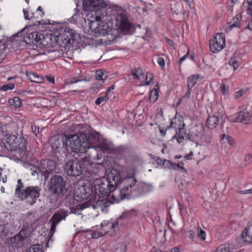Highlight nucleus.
Here are the masks:
<instances>
[{
  "label": "nucleus",
  "instance_id": "0eeeda50",
  "mask_svg": "<svg viewBox=\"0 0 252 252\" xmlns=\"http://www.w3.org/2000/svg\"><path fill=\"white\" fill-rule=\"evenodd\" d=\"M41 189L38 186H30L20 193L19 197L25 200L28 204L33 205L39 197Z\"/></svg>",
  "mask_w": 252,
  "mask_h": 252
},
{
  "label": "nucleus",
  "instance_id": "473e14b6",
  "mask_svg": "<svg viewBox=\"0 0 252 252\" xmlns=\"http://www.w3.org/2000/svg\"><path fill=\"white\" fill-rule=\"evenodd\" d=\"M118 221H116L115 223L112 222L104 220L100 224V226L102 228L103 227H107L108 229H114L116 227H118Z\"/></svg>",
  "mask_w": 252,
  "mask_h": 252
},
{
  "label": "nucleus",
  "instance_id": "ea45409f",
  "mask_svg": "<svg viewBox=\"0 0 252 252\" xmlns=\"http://www.w3.org/2000/svg\"><path fill=\"white\" fill-rule=\"evenodd\" d=\"M229 64L233 67L235 70L240 65V63L237 62V60L234 58H231L229 61Z\"/></svg>",
  "mask_w": 252,
  "mask_h": 252
},
{
  "label": "nucleus",
  "instance_id": "de8ad7c7",
  "mask_svg": "<svg viewBox=\"0 0 252 252\" xmlns=\"http://www.w3.org/2000/svg\"><path fill=\"white\" fill-rule=\"evenodd\" d=\"M108 232V229H106V230H105V231L104 232H94L92 234V237L93 238H98L100 237L103 236L104 235H105Z\"/></svg>",
  "mask_w": 252,
  "mask_h": 252
},
{
  "label": "nucleus",
  "instance_id": "f03ea898",
  "mask_svg": "<svg viewBox=\"0 0 252 252\" xmlns=\"http://www.w3.org/2000/svg\"><path fill=\"white\" fill-rule=\"evenodd\" d=\"M93 163L89 158L85 157L80 160L68 159L65 161L64 168L67 174L70 176H80L83 172L88 173L91 176L96 175L95 169L93 166Z\"/></svg>",
  "mask_w": 252,
  "mask_h": 252
},
{
  "label": "nucleus",
  "instance_id": "c85d7f7f",
  "mask_svg": "<svg viewBox=\"0 0 252 252\" xmlns=\"http://www.w3.org/2000/svg\"><path fill=\"white\" fill-rule=\"evenodd\" d=\"M131 75L133 79L139 80L143 75V71L141 68L136 67L131 70Z\"/></svg>",
  "mask_w": 252,
  "mask_h": 252
},
{
  "label": "nucleus",
  "instance_id": "1a4fd4ad",
  "mask_svg": "<svg viewBox=\"0 0 252 252\" xmlns=\"http://www.w3.org/2000/svg\"><path fill=\"white\" fill-rule=\"evenodd\" d=\"M56 163L55 161L46 159L41 160L38 170L45 179H47L50 174L55 169Z\"/></svg>",
  "mask_w": 252,
  "mask_h": 252
},
{
  "label": "nucleus",
  "instance_id": "423d86ee",
  "mask_svg": "<svg viewBox=\"0 0 252 252\" xmlns=\"http://www.w3.org/2000/svg\"><path fill=\"white\" fill-rule=\"evenodd\" d=\"M84 138L85 135L83 133L69 136L65 139L68 149H70V152L77 154L85 153V148L83 145Z\"/></svg>",
  "mask_w": 252,
  "mask_h": 252
},
{
  "label": "nucleus",
  "instance_id": "774afa93",
  "mask_svg": "<svg viewBox=\"0 0 252 252\" xmlns=\"http://www.w3.org/2000/svg\"><path fill=\"white\" fill-rule=\"evenodd\" d=\"M23 13L24 15V18L26 20H30V19L29 18V13L28 10L24 9H23Z\"/></svg>",
  "mask_w": 252,
  "mask_h": 252
},
{
  "label": "nucleus",
  "instance_id": "f704fd0d",
  "mask_svg": "<svg viewBox=\"0 0 252 252\" xmlns=\"http://www.w3.org/2000/svg\"><path fill=\"white\" fill-rule=\"evenodd\" d=\"M26 252H43L40 245H33L31 246Z\"/></svg>",
  "mask_w": 252,
  "mask_h": 252
},
{
  "label": "nucleus",
  "instance_id": "338daca9",
  "mask_svg": "<svg viewBox=\"0 0 252 252\" xmlns=\"http://www.w3.org/2000/svg\"><path fill=\"white\" fill-rule=\"evenodd\" d=\"M191 88H188L187 91L185 95V97L189 98L191 93Z\"/></svg>",
  "mask_w": 252,
  "mask_h": 252
},
{
  "label": "nucleus",
  "instance_id": "cd10ccee",
  "mask_svg": "<svg viewBox=\"0 0 252 252\" xmlns=\"http://www.w3.org/2000/svg\"><path fill=\"white\" fill-rule=\"evenodd\" d=\"M100 205V203L97 202L96 205L91 204L90 202L88 201L81 203L77 205V209L80 210H83L88 207H92L94 209H95L97 208L98 205Z\"/></svg>",
  "mask_w": 252,
  "mask_h": 252
},
{
  "label": "nucleus",
  "instance_id": "6e6552de",
  "mask_svg": "<svg viewBox=\"0 0 252 252\" xmlns=\"http://www.w3.org/2000/svg\"><path fill=\"white\" fill-rule=\"evenodd\" d=\"M210 50L214 53L222 50L225 46V35L223 33H216L210 40Z\"/></svg>",
  "mask_w": 252,
  "mask_h": 252
},
{
  "label": "nucleus",
  "instance_id": "6e6d98bb",
  "mask_svg": "<svg viewBox=\"0 0 252 252\" xmlns=\"http://www.w3.org/2000/svg\"><path fill=\"white\" fill-rule=\"evenodd\" d=\"M157 63L161 68L164 67L165 61L162 57H159L157 60Z\"/></svg>",
  "mask_w": 252,
  "mask_h": 252
},
{
  "label": "nucleus",
  "instance_id": "f257e3e1",
  "mask_svg": "<svg viewBox=\"0 0 252 252\" xmlns=\"http://www.w3.org/2000/svg\"><path fill=\"white\" fill-rule=\"evenodd\" d=\"M124 178L120 171L112 169L107 178H96L93 182L94 194L98 196H110L112 203H119L125 199Z\"/></svg>",
  "mask_w": 252,
  "mask_h": 252
},
{
  "label": "nucleus",
  "instance_id": "4468645a",
  "mask_svg": "<svg viewBox=\"0 0 252 252\" xmlns=\"http://www.w3.org/2000/svg\"><path fill=\"white\" fill-rule=\"evenodd\" d=\"M76 193L79 192L80 197L82 199H86L89 197L93 192L94 187L90 180H85L83 184L76 190Z\"/></svg>",
  "mask_w": 252,
  "mask_h": 252
},
{
  "label": "nucleus",
  "instance_id": "4c0bfd02",
  "mask_svg": "<svg viewBox=\"0 0 252 252\" xmlns=\"http://www.w3.org/2000/svg\"><path fill=\"white\" fill-rule=\"evenodd\" d=\"M216 252H230V248L228 245H221L217 248Z\"/></svg>",
  "mask_w": 252,
  "mask_h": 252
},
{
  "label": "nucleus",
  "instance_id": "aec40b11",
  "mask_svg": "<svg viewBox=\"0 0 252 252\" xmlns=\"http://www.w3.org/2000/svg\"><path fill=\"white\" fill-rule=\"evenodd\" d=\"M203 127L198 128L196 126L192 131L186 135V139L190 141L196 143V146L198 145V139H201L203 136Z\"/></svg>",
  "mask_w": 252,
  "mask_h": 252
},
{
  "label": "nucleus",
  "instance_id": "69168bd1",
  "mask_svg": "<svg viewBox=\"0 0 252 252\" xmlns=\"http://www.w3.org/2000/svg\"><path fill=\"white\" fill-rule=\"evenodd\" d=\"M115 88V86L113 85L112 86H111V87H110L109 88H108L107 90H106V92L105 93V94H108V96L109 97H110V95L111 94V91L113 90H114Z\"/></svg>",
  "mask_w": 252,
  "mask_h": 252
},
{
  "label": "nucleus",
  "instance_id": "9b49d317",
  "mask_svg": "<svg viewBox=\"0 0 252 252\" xmlns=\"http://www.w3.org/2000/svg\"><path fill=\"white\" fill-rule=\"evenodd\" d=\"M96 33L102 35L103 38L106 44H111L116 39L117 32L115 30L109 29L106 30L104 26L96 27L95 29Z\"/></svg>",
  "mask_w": 252,
  "mask_h": 252
},
{
  "label": "nucleus",
  "instance_id": "20e7f679",
  "mask_svg": "<svg viewBox=\"0 0 252 252\" xmlns=\"http://www.w3.org/2000/svg\"><path fill=\"white\" fill-rule=\"evenodd\" d=\"M134 175L126 176L124 178L123 185L125 186V199H129L131 196H139L151 190V186L143 183H137Z\"/></svg>",
  "mask_w": 252,
  "mask_h": 252
},
{
  "label": "nucleus",
  "instance_id": "bf43d9fd",
  "mask_svg": "<svg viewBox=\"0 0 252 252\" xmlns=\"http://www.w3.org/2000/svg\"><path fill=\"white\" fill-rule=\"evenodd\" d=\"M189 52H188L183 57H182L180 59V60L178 62V64L179 65V68L180 69H181V63L184 61L189 56Z\"/></svg>",
  "mask_w": 252,
  "mask_h": 252
},
{
  "label": "nucleus",
  "instance_id": "13d9d810",
  "mask_svg": "<svg viewBox=\"0 0 252 252\" xmlns=\"http://www.w3.org/2000/svg\"><path fill=\"white\" fill-rule=\"evenodd\" d=\"M168 126H166V128H164V127H162L161 126H158L159 132L160 133V135L162 136H164L165 135L166 133V130L169 128V127H167Z\"/></svg>",
  "mask_w": 252,
  "mask_h": 252
},
{
  "label": "nucleus",
  "instance_id": "f3484780",
  "mask_svg": "<svg viewBox=\"0 0 252 252\" xmlns=\"http://www.w3.org/2000/svg\"><path fill=\"white\" fill-rule=\"evenodd\" d=\"M29 233L27 229H22L19 233L11 238V243L13 247L21 248L25 241L29 237Z\"/></svg>",
  "mask_w": 252,
  "mask_h": 252
},
{
  "label": "nucleus",
  "instance_id": "49530a36",
  "mask_svg": "<svg viewBox=\"0 0 252 252\" xmlns=\"http://www.w3.org/2000/svg\"><path fill=\"white\" fill-rule=\"evenodd\" d=\"M244 3L248 4L247 9V13L252 17V0L245 1Z\"/></svg>",
  "mask_w": 252,
  "mask_h": 252
},
{
  "label": "nucleus",
  "instance_id": "39448f33",
  "mask_svg": "<svg viewBox=\"0 0 252 252\" xmlns=\"http://www.w3.org/2000/svg\"><path fill=\"white\" fill-rule=\"evenodd\" d=\"M66 179L62 176H52L49 185L48 190L52 195L63 196L66 191Z\"/></svg>",
  "mask_w": 252,
  "mask_h": 252
},
{
  "label": "nucleus",
  "instance_id": "4d7b16f0",
  "mask_svg": "<svg viewBox=\"0 0 252 252\" xmlns=\"http://www.w3.org/2000/svg\"><path fill=\"white\" fill-rule=\"evenodd\" d=\"M152 79H153L152 73L148 72L146 75V84L149 85L150 84V82L152 80Z\"/></svg>",
  "mask_w": 252,
  "mask_h": 252
},
{
  "label": "nucleus",
  "instance_id": "864d4df0",
  "mask_svg": "<svg viewBox=\"0 0 252 252\" xmlns=\"http://www.w3.org/2000/svg\"><path fill=\"white\" fill-rule=\"evenodd\" d=\"M217 108H218V110L217 112H215V114L220 116V115H223L224 114V112L223 110V108L222 106L220 105H217Z\"/></svg>",
  "mask_w": 252,
  "mask_h": 252
},
{
  "label": "nucleus",
  "instance_id": "c03bdc74",
  "mask_svg": "<svg viewBox=\"0 0 252 252\" xmlns=\"http://www.w3.org/2000/svg\"><path fill=\"white\" fill-rule=\"evenodd\" d=\"M95 77L97 80H104L106 78V76L104 75V73L101 70L96 71Z\"/></svg>",
  "mask_w": 252,
  "mask_h": 252
},
{
  "label": "nucleus",
  "instance_id": "b1692460",
  "mask_svg": "<svg viewBox=\"0 0 252 252\" xmlns=\"http://www.w3.org/2000/svg\"><path fill=\"white\" fill-rule=\"evenodd\" d=\"M219 121V116H217L216 114L209 116L206 121V126L209 129H214L218 125Z\"/></svg>",
  "mask_w": 252,
  "mask_h": 252
},
{
  "label": "nucleus",
  "instance_id": "e2e57ef3",
  "mask_svg": "<svg viewBox=\"0 0 252 252\" xmlns=\"http://www.w3.org/2000/svg\"><path fill=\"white\" fill-rule=\"evenodd\" d=\"M6 49L5 44H2L0 45V57H2L4 52L5 50Z\"/></svg>",
  "mask_w": 252,
  "mask_h": 252
},
{
  "label": "nucleus",
  "instance_id": "72a5a7b5",
  "mask_svg": "<svg viewBox=\"0 0 252 252\" xmlns=\"http://www.w3.org/2000/svg\"><path fill=\"white\" fill-rule=\"evenodd\" d=\"M115 151L118 154L123 155L125 154H129L130 149L129 147L126 146L121 145L115 149Z\"/></svg>",
  "mask_w": 252,
  "mask_h": 252
},
{
  "label": "nucleus",
  "instance_id": "e433bc0d",
  "mask_svg": "<svg viewBox=\"0 0 252 252\" xmlns=\"http://www.w3.org/2000/svg\"><path fill=\"white\" fill-rule=\"evenodd\" d=\"M17 185L16 189V193L18 195V197L19 196L20 193L22 192V191L24 189V186L23 184L22 183L21 179H18L17 181Z\"/></svg>",
  "mask_w": 252,
  "mask_h": 252
},
{
  "label": "nucleus",
  "instance_id": "6ab92c4d",
  "mask_svg": "<svg viewBox=\"0 0 252 252\" xmlns=\"http://www.w3.org/2000/svg\"><path fill=\"white\" fill-rule=\"evenodd\" d=\"M117 24L119 25V27L123 30H128L131 28V25L128 20L126 15L122 12L117 14L115 17Z\"/></svg>",
  "mask_w": 252,
  "mask_h": 252
},
{
  "label": "nucleus",
  "instance_id": "a18cd8bd",
  "mask_svg": "<svg viewBox=\"0 0 252 252\" xmlns=\"http://www.w3.org/2000/svg\"><path fill=\"white\" fill-rule=\"evenodd\" d=\"M183 165V162H182L181 164L172 162L171 169H174V170L182 169V170H185L186 171V170L184 168Z\"/></svg>",
  "mask_w": 252,
  "mask_h": 252
},
{
  "label": "nucleus",
  "instance_id": "f8f14e48",
  "mask_svg": "<svg viewBox=\"0 0 252 252\" xmlns=\"http://www.w3.org/2000/svg\"><path fill=\"white\" fill-rule=\"evenodd\" d=\"M231 122H240L244 124L252 123V114L247 111H241L228 117Z\"/></svg>",
  "mask_w": 252,
  "mask_h": 252
},
{
  "label": "nucleus",
  "instance_id": "a878e982",
  "mask_svg": "<svg viewBox=\"0 0 252 252\" xmlns=\"http://www.w3.org/2000/svg\"><path fill=\"white\" fill-rule=\"evenodd\" d=\"M242 237L244 242L252 243V232L249 228H246L243 231Z\"/></svg>",
  "mask_w": 252,
  "mask_h": 252
},
{
  "label": "nucleus",
  "instance_id": "8fccbe9b",
  "mask_svg": "<svg viewBox=\"0 0 252 252\" xmlns=\"http://www.w3.org/2000/svg\"><path fill=\"white\" fill-rule=\"evenodd\" d=\"M198 236L202 240L205 239L206 233L205 231L203 230L200 227L197 229Z\"/></svg>",
  "mask_w": 252,
  "mask_h": 252
},
{
  "label": "nucleus",
  "instance_id": "7ed1b4c3",
  "mask_svg": "<svg viewBox=\"0 0 252 252\" xmlns=\"http://www.w3.org/2000/svg\"><path fill=\"white\" fill-rule=\"evenodd\" d=\"M2 142L5 148L15 154H18L19 157L22 158L25 155L27 150V136L17 134H6L2 138Z\"/></svg>",
  "mask_w": 252,
  "mask_h": 252
},
{
  "label": "nucleus",
  "instance_id": "3c124183",
  "mask_svg": "<svg viewBox=\"0 0 252 252\" xmlns=\"http://www.w3.org/2000/svg\"><path fill=\"white\" fill-rule=\"evenodd\" d=\"M82 81H87V80L85 78H84V79H77L76 78H73L71 79L70 80H69L67 81V84H72L76 83L77 82H81Z\"/></svg>",
  "mask_w": 252,
  "mask_h": 252
},
{
  "label": "nucleus",
  "instance_id": "0e129e2a",
  "mask_svg": "<svg viewBox=\"0 0 252 252\" xmlns=\"http://www.w3.org/2000/svg\"><path fill=\"white\" fill-rule=\"evenodd\" d=\"M48 81L52 84H54V77L52 75H47L46 76Z\"/></svg>",
  "mask_w": 252,
  "mask_h": 252
},
{
  "label": "nucleus",
  "instance_id": "412c9836",
  "mask_svg": "<svg viewBox=\"0 0 252 252\" xmlns=\"http://www.w3.org/2000/svg\"><path fill=\"white\" fill-rule=\"evenodd\" d=\"M185 124L182 123L181 125H178L177 129L176 130V134L172 137V139H176L179 144L184 142L186 138V135L188 133L186 132L185 129Z\"/></svg>",
  "mask_w": 252,
  "mask_h": 252
},
{
  "label": "nucleus",
  "instance_id": "603ef678",
  "mask_svg": "<svg viewBox=\"0 0 252 252\" xmlns=\"http://www.w3.org/2000/svg\"><path fill=\"white\" fill-rule=\"evenodd\" d=\"M221 92L223 94L225 95L228 93V87L226 86L225 84H222L220 88Z\"/></svg>",
  "mask_w": 252,
  "mask_h": 252
},
{
  "label": "nucleus",
  "instance_id": "5701e85b",
  "mask_svg": "<svg viewBox=\"0 0 252 252\" xmlns=\"http://www.w3.org/2000/svg\"><path fill=\"white\" fill-rule=\"evenodd\" d=\"M43 38L44 35L43 34L34 32L29 33L27 36H25L23 38V40L26 43L30 42L34 44V42L38 43Z\"/></svg>",
  "mask_w": 252,
  "mask_h": 252
},
{
  "label": "nucleus",
  "instance_id": "58836bf2",
  "mask_svg": "<svg viewBox=\"0 0 252 252\" xmlns=\"http://www.w3.org/2000/svg\"><path fill=\"white\" fill-rule=\"evenodd\" d=\"M248 91V89L244 88L243 89H241L238 91L237 92L235 93L234 94V98L235 99H237L243 95H244L245 94L247 93Z\"/></svg>",
  "mask_w": 252,
  "mask_h": 252
},
{
  "label": "nucleus",
  "instance_id": "7c9ffc66",
  "mask_svg": "<svg viewBox=\"0 0 252 252\" xmlns=\"http://www.w3.org/2000/svg\"><path fill=\"white\" fill-rule=\"evenodd\" d=\"M94 148L97 150L99 149L101 151L107 153L110 152L111 150L109 146L107 143L104 142H98Z\"/></svg>",
  "mask_w": 252,
  "mask_h": 252
},
{
  "label": "nucleus",
  "instance_id": "052dcab7",
  "mask_svg": "<svg viewBox=\"0 0 252 252\" xmlns=\"http://www.w3.org/2000/svg\"><path fill=\"white\" fill-rule=\"evenodd\" d=\"M31 128L33 133H34L35 135H37V134L39 133V127L33 125L32 126Z\"/></svg>",
  "mask_w": 252,
  "mask_h": 252
},
{
  "label": "nucleus",
  "instance_id": "9d476101",
  "mask_svg": "<svg viewBox=\"0 0 252 252\" xmlns=\"http://www.w3.org/2000/svg\"><path fill=\"white\" fill-rule=\"evenodd\" d=\"M106 6L103 0H83V8L84 11L97 12Z\"/></svg>",
  "mask_w": 252,
  "mask_h": 252
},
{
  "label": "nucleus",
  "instance_id": "c756f323",
  "mask_svg": "<svg viewBox=\"0 0 252 252\" xmlns=\"http://www.w3.org/2000/svg\"><path fill=\"white\" fill-rule=\"evenodd\" d=\"M8 103L10 106H13L16 108L20 107L22 104L21 99L18 96L9 99Z\"/></svg>",
  "mask_w": 252,
  "mask_h": 252
},
{
  "label": "nucleus",
  "instance_id": "c9c22d12",
  "mask_svg": "<svg viewBox=\"0 0 252 252\" xmlns=\"http://www.w3.org/2000/svg\"><path fill=\"white\" fill-rule=\"evenodd\" d=\"M134 212L132 210L125 211L120 217V219H130L133 215Z\"/></svg>",
  "mask_w": 252,
  "mask_h": 252
},
{
  "label": "nucleus",
  "instance_id": "2f4dec72",
  "mask_svg": "<svg viewBox=\"0 0 252 252\" xmlns=\"http://www.w3.org/2000/svg\"><path fill=\"white\" fill-rule=\"evenodd\" d=\"M220 137L221 139H226L227 140V143L232 147H235L236 146V143L234 139L233 138L229 135H227L224 134H221L220 135Z\"/></svg>",
  "mask_w": 252,
  "mask_h": 252
},
{
  "label": "nucleus",
  "instance_id": "37998d69",
  "mask_svg": "<svg viewBox=\"0 0 252 252\" xmlns=\"http://www.w3.org/2000/svg\"><path fill=\"white\" fill-rule=\"evenodd\" d=\"M237 15V17L233 19L234 22L233 23L229 26V28L230 29H232L234 27H240V22H239V18H241V16Z\"/></svg>",
  "mask_w": 252,
  "mask_h": 252
},
{
  "label": "nucleus",
  "instance_id": "4be33fe9",
  "mask_svg": "<svg viewBox=\"0 0 252 252\" xmlns=\"http://www.w3.org/2000/svg\"><path fill=\"white\" fill-rule=\"evenodd\" d=\"M125 162L129 165L136 166L142 162V158L140 156L134 153H129L127 156L125 157Z\"/></svg>",
  "mask_w": 252,
  "mask_h": 252
},
{
  "label": "nucleus",
  "instance_id": "680f3d73",
  "mask_svg": "<svg viewBox=\"0 0 252 252\" xmlns=\"http://www.w3.org/2000/svg\"><path fill=\"white\" fill-rule=\"evenodd\" d=\"M38 166L37 167H35L34 169H31V174L32 176H35L38 175L39 173L40 174V171L38 170Z\"/></svg>",
  "mask_w": 252,
  "mask_h": 252
},
{
  "label": "nucleus",
  "instance_id": "393cba45",
  "mask_svg": "<svg viewBox=\"0 0 252 252\" xmlns=\"http://www.w3.org/2000/svg\"><path fill=\"white\" fill-rule=\"evenodd\" d=\"M200 80L201 78L199 74H196L188 77L187 78V88H192Z\"/></svg>",
  "mask_w": 252,
  "mask_h": 252
},
{
  "label": "nucleus",
  "instance_id": "09e8293b",
  "mask_svg": "<svg viewBox=\"0 0 252 252\" xmlns=\"http://www.w3.org/2000/svg\"><path fill=\"white\" fill-rule=\"evenodd\" d=\"M153 93V91H151V94L149 96V99L151 101H152L153 103H154L158 99V92L157 90H155L154 92V94L153 97L152 96V94Z\"/></svg>",
  "mask_w": 252,
  "mask_h": 252
},
{
  "label": "nucleus",
  "instance_id": "a19ab883",
  "mask_svg": "<svg viewBox=\"0 0 252 252\" xmlns=\"http://www.w3.org/2000/svg\"><path fill=\"white\" fill-rule=\"evenodd\" d=\"M109 97L108 96V94H105L104 96H100L98 97L95 101V103L96 105H99L103 101H105L108 100Z\"/></svg>",
  "mask_w": 252,
  "mask_h": 252
},
{
  "label": "nucleus",
  "instance_id": "79ce46f5",
  "mask_svg": "<svg viewBox=\"0 0 252 252\" xmlns=\"http://www.w3.org/2000/svg\"><path fill=\"white\" fill-rule=\"evenodd\" d=\"M14 84L13 83H9L3 85L1 90L3 91H7L8 90H12L14 88Z\"/></svg>",
  "mask_w": 252,
  "mask_h": 252
},
{
  "label": "nucleus",
  "instance_id": "dca6fc26",
  "mask_svg": "<svg viewBox=\"0 0 252 252\" xmlns=\"http://www.w3.org/2000/svg\"><path fill=\"white\" fill-rule=\"evenodd\" d=\"M70 213V211L68 212L65 209H62L59 212L54 213L50 220V221L52 222L51 231L54 232L57 224L62 220H65L68 215Z\"/></svg>",
  "mask_w": 252,
  "mask_h": 252
},
{
  "label": "nucleus",
  "instance_id": "a211bd4d",
  "mask_svg": "<svg viewBox=\"0 0 252 252\" xmlns=\"http://www.w3.org/2000/svg\"><path fill=\"white\" fill-rule=\"evenodd\" d=\"M51 148L53 152L55 154L70 152L68 149L67 143H66L65 140H60L55 138L51 143Z\"/></svg>",
  "mask_w": 252,
  "mask_h": 252
},
{
  "label": "nucleus",
  "instance_id": "2eb2a0df",
  "mask_svg": "<svg viewBox=\"0 0 252 252\" xmlns=\"http://www.w3.org/2000/svg\"><path fill=\"white\" fill-rule=\"evenodd\" d=\"M85 135V138L83 141V145L85 148V151L87 149L95 148L99 142L98 134L96 132L90 133H83Z\"/></svg>",
  "mask_w": 252,
  "mask_h": 252
},
{
  "label": "nucleus",
  "instance_id": "5fc2aeb1",
  "mask_svg": "<svg viewBox=\"0 0 252 252\" xmlns=\"http://www.w3.org/2000/svg\"><path fill=\"white\" fill-rule=\"evenodd\" d=\"M172 162L169 160L164 159L162 162L163 166L165 168L171 169Z\"/></svg>",
  "mask_w": 252,
  "mask_h": 252
},
{
  "label": "nucleus",
  "instance_id": "ddd939ff",
  "mask_svg": "<svg viewBox=\"0 0 252 252\" xmlns=\"http://www.w3.org/2000/svg\"><path fill=\"white\" fill-rule=\"evenodd\" d=\"M76 34L74 31L69 28H65L61 32L58 37V41H61L64 46L73 44Z\"/></svg>",
  "mask_w": 252,
  "mask_h": 252
},
{
  "label": "nucleus",
  "instance_id": "bb28decb",
  "mask_svg": "<svg viewBox=\"0 0 252 252\" xmlns=\"http://www.w3.org/2000/svg\"><path fill=\"white\" fill-rule=\"evenodd\" d=\"M182 123L185 124L183 120V118L182 117H175L174 119H172L170 121V125L169 126H167V127H171L175 128V130L177 129L178 125H181Z\"/></svg>",
  "mask_w": 252,
  "mask_h": 252
}]
</instances>
